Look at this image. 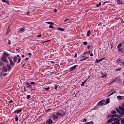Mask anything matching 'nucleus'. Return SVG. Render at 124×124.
<instances>
[{
	"label": "nucleus",
	"mask_w": 124,
	"mask_h": 124,
	"mask_svg": "<svg viewBox=\"0 0 124 124\" xmlns=\"http://www.w3.org/2000/svg\"><path fill=\"white\" fill-rule=\"evenodd\" d=\"M58 28V30H60V31H64V29H63L62 28Z\"/></svg>",
	"instance_id": "25"
},
{
	"label": "nucleus",
	"mask_w": 124,
	"mask_h": 124,
	"mask_svg": "<svg viewBox=\"0 0 124 124\" xmlns=\"http://www.w3.org/2000/svg\"><path fill=\"white\" fill-rule=\"evenodd\" d=\"M46 23H47L48 24H50L51 25H53L54 24V23H53L51 22H46Z\"/></svg>",
	"instance_id": "28"
},
{
	"label": "nucleus",
	"mask_w": 124,
	"mask_h": 124,
	"mask_svg": "<svg viewBox=\"0 0 124 124\" xmlns=\"http://www.w3.org/2000/svg\"><path fill=\"white\" fill-rule=\"evenodd\" d=\"M56 115L57 116H64L66 115V114L64 112H63L62 113H60L58 112H57L56 113Z\"/></svg>",
	"instance_id": "3"
},
{
	"label": "nucleus",
	"mask_w": 124,
	"mask_h": 124,
	"mask_svg": "<svg viewBox=\"0 0 124 124\" xmlns=\"http://www.w3.org/2000/svg\"><path fill=\"white\" fill-rule=\"evenodd\" d=\"M107 76V75L106 74H105L103 75L101 77V78H103L106 77Z\"/></svg>",
	"instance_id": "38"
},
{
	"label": "nucleus",
	"mask_w": 124,
	"mask_h": 124,
	"mask_svg": "<svg viewBox=\"0 0 124 124\" xmlns=\"http://www.w3.org/2000/svg\"><path fill=\"white\" fill-rule=\"evenodd\" d=\"M111 117H114V115H112L111 114L108 115V118H109Z\"/></svg>",
	"instance_id": "34"
},
{
	"label": "nucleus",
	"mask_w": 124,
	"mask_h": 124,
	"mask_svg": "<svg viewBox=\"0 0 124 124\" xmlns=\"http://www.w3.org/2000/svg\"><path fill=\"white\" fill-rule=\"evenodd\" d=\"M91 31L90 30H88L87 32V34H86V36H89L90 34H91Z\"/></svg>",
	"instance_id": "18"
},
{
	"label": "nucleus",
	"mask_w": 124,
	"mask_h": 124,
	"mask_svg": "<svg viewBox=\"0 0 124 124\" xmlns=\"http://www.w3.org/2000/svg\"><path fill=\"white\" fill-rule=\"evenodd\" d=\"M108 2H109V1H105V2H104V3L103 4H102V5H104V4L105 3H108Z\"/></svg>",
	"instance_id": "59"
},
{
	"label": "nucleus",
	"mask_w": 124,
	"mask_h": 124,
	"mask_svg": "<svg viewBox=\"0 0 124 124\" xmlns=\"http://www.w3.org/2000/svg\"><path fill=\"white\" fill-rule=\"evenodd\" d=\"M8 44L9 45H10L11 44V42L10 40H9L8 41Z\"/></svg>",
	"instance_id": "50"
},
{
	"label": "nucleus",
	"mask_w": 124,
	"mask_h": 124,
	"mask_svg": "<svg viewBox=\"0 0 124 124\" xmlns=\"http://www.w3.org/2000/svg\"><path fill=\"white\" fill-rule=\"evenodd\" d=\"M122 60L120 58H119L116 61V62L117 63H119L122 62Z\"/></svg>",
	"instance_id": "14"
},
{
	"label": "nucleus",
	"mask_w": 124,
	"mask_h": 124,
	"mask_svg": "<svg viewBox=\"0 0 124 124\" xmlns=\"http://www.w3.org/2000/svg\"><path fill=\"white\" fill-rule=\"evenodd\" d=\"M8 58L9 59V60L10 62V65L13 66L14 65V62H13L12 60L11 59L10 57H8Z\"/></svg>",
	"instance_id": "6"
},
{
	"label": "nucleus",
	"mask_w": 124,
	"mask_h": 124,
	"mask_svg": "<svg viewBox=\"0 0 124 124\" xmlns=\"http://www.w3.org/2000/svg\"><path fill=\"white\" fill-rule=\"evenodd\" d=\"M7 75V73H3V74L2 75L3 76H5L6 75Z\"/></svg>",
	"instance_id": "60"
},
{
	"label": "nucleus",
	"mask_w": 124,
	"mask_h": 124,
	"mask_svg": "<svg viewBox=\"0 0 124 124\" xmlns=\"http://www.w3.org/2000/svg\"><path fill=\"white\" fill-rule=\"evenodd\" d=\"M30 13V12H28L27 13H26V14L28 15H29Z\"/></svg>",
	"instance_id": "51"
},
{
	"label": "nucleus",
	"mask_w": 124,
	"mask_h": 124,
	"mask_svg": "<svg viewBox=\"0 0 124 124\" xmlns=\"http://www.w3.org/2000/svg\"><path fill=\"white\" fill-rule=\"evenodd\" d=\"M90 55L91 56H93V54L92 53H91L90 54Z\"/></svg>",
	"instance_id": "62"
},
{
	"label": "nucleus",
	"mask_w": 124,
	"mask_h": 124,
	"mask_svg": "<svg viewBox=\"0 0 124 124\" xmlns=\"http://www.w3.org/2000/svg\"><path fill=\"white\" fill-rule=\"evenodd\" d=\"M7 67L8 68V70H10V69L11 68V66H10L9 65H7Z\"/></svg>",
	"instance_id": "29"
},
{
	"label": "nucleus",
	"mask_w": 124,
	"mask_h": 124,
	"mask_svg": "<svg viewBox=\"0 0 124 124\" xmlns=\"http://www.w3.org/2000/svg\"><path fill=\"white\" fill-rule=\"evenodd\" d=\"M2 1L3 2H6L7 3L8 5H9V3L8 1L6 0H2Z\"/></svg>",
	"instance_id": "20"
},
{
	"label": "nucleus",
	"mask_w": 124,
	"mask_h": 124,
	"mask_svg": "<svg viewBox=\"0 0 124 124\" xmlns=\"http://www.w3.org/2000/svg\"><path fill=\"white\" fill-rule=\"evenodd\" d=\"M57 87H58V86L57 85H55V90H57Z\"/></svg>",
	"instance_id": "52"
},
{
	"label": "nucleus",
	"mask_w": 124,
	"mask_h": 124,
	"mask_svg": "<svg viewBox=\"0 0 124 124\" xmlns=\"http://www.w3.org/2000/svg\"><path fill=\"white\" fill-rule=\"evenodd\" d=\"M122 106L123 108H124V103H123L122 104Z\"/></svg>",
	"instance_id": "64"
},
{
	"label": "nucleus",
	"mask_w": 124,
	"mask_h": 124,
	"mask_svg": "<svg viewBox=\"0 0 124 124\" xmlns=\"http://www.w3.org/2000/svg\"><path fill=\"white\" fill-rule=\"evenodd\" d=\"M118 49V51L120 52H121L122 51V49L120 47H117Z\"/></svg>",
	"instance_id": "35"
},
{
	"label": "nucleus",
	"mask_w": 124,
	"mask_h": 124,
	"mask_svg": "<svg viewBox=\"0 0 124 124\" xmlns=\"http://www.w3.org/2000/svg\"><path fill=\"white\" fill-rule=\"evenodd\" d=\"M69 19H68L67 18H66L65 19V20L64 21V22H65L67 21Z\"/></svg>",
	"instance_id": "49"
},
{
	"label": "nucleus",
	"mask_w": 124,
	"mask_h": 124,
	"mask_svg": "<svg viewBox=\"0 0 124 124\" xmlns=\"http://www.w3.org/2000/svg\"><path fill=\"white\" fill-rule=\"evenodd\" d=\"M53 123V121L52 119L51 118L49 119L46 122V124H52Z\"/></svg>",
	"instance_id": "5"
},
{
	"label": "nucleus",
	"mask_w": 124,
	"mask_h": 124,
	"mask_svg": "<svg viewBox=\"0 0 124 124\" xmlns=\"http://www.w3.org/2000/svg\"><path fill=\"white\" fill-rule=\"evenodd\" d=\"M119 113L122 117H123V116L124 115V112L120 111Z\"/></svg>",
	"instance_id": "13"
},
{
	"label": "nucleus",
	"mask_w": 124,
	"mask_h": 124,
	"mask_svg": "<svg viewBox=\"0 0 124 124\" xmlns=\"http://www.w3.org/2000/svg\"><path fill=\"white\" fill-rule=\"evenodd\" d=\"M113 121L112 120L111 118L110 119H109L107 122V123H111Z\"/></svg>",
	"instance_id": "21"
},
{
	"label": "nucleus",
	"mask_w": 124,
	"mask_h": 124,
	"mask_svg": "<svg viewBox=\"0 0 124 124\" xmlns=\"http://www.w3.org/2000/svg\"><path fill=\"white\" fill-rule=\"evenodd\" d=\"M24 84L26 87L32 88V86L31 85L30 83L28 82H26Z\"/></svg>",
	"instance_id": "2"
},
{
	"label": "nucleus",
	"mask_w": 124,
	"mask_h": 124,
	"mask_svg": "<svg viewBox=\"0 0 124 124\" xmlns=\"http://www.w3.org/2000/svg\"><path fill=\"white\" fill-rule=\"evenodd\" d=\"M122 97L123 96H118L117 97V98L119 100H120L123 99Z\"/></svg>",
	"instance_id": "16"
},
{
	"label": "nucleus",
	"mask_w": 124,
	"mask_h": 124,
	"mask_svg": "<svg viewBox=\"0 0 124 124\" xmlns=\"http://www.w3.org/2000/svg\"><path fill=\"white\" fill-rule=\"evenodd\" d=\"M101 6V3L100 2L99 4H97L95 5L96 7H99Z\"/></svg>",
	"instance_id": "31"
},
{
	"label": "nucleus",
	"mask_w": 124,
	"mask_h": 124,
	"mask_svg": "<svg viewBox=\"0 0 124 124\" xmlns=\"http://www.w3.org/2000/svg\"><path fill=\"white\" fill-rule=\"evenodd\" d=\"M116 110L117 112L118 113H119L120 112V111L119 110L118 108H116Z\"/></svg>",
	"instance_id": "37"
},
{
	"label": "nucleus",
	"mask_w": 124,
	"mask_h": 124,
	"mask_svg": "<svg viewBox=\"0 0 124 124\" xmlns=\"http://www.w3.org/2000/svg\"><path fill=\"white\" fill-rule=\"evenodd\" d=\"M30 84H31H31L34 85L35 84V83L34 82H31V83H30Z\"/></svg>",
	"instance_id": "48"
},
{
	"label": "nucleus",
	"mask_w": 124,
	"mask_h": 124,
	"mask_svg": "<svg viewBox=\"0 0 124 124\" xmlns=\"http://www.w3.org/2000/svg\"><path fill=\"white\" fill-rule=\"evenodd\" d=\"M90 51H89L88 52H86L84 54V55H85V54H90Z\"/></svg>",
	"instance_id": "43"
},
{
	"label": "nucleus",
	"mask_w": 124,
	"mask_h": 124,
	"mask_svg": "<svg viewBox=\"0 0 124 124\" xmlns=\"http://www.w3.org/2000/svg\"><path fill=\"white\" fill-rule=\"evenodd\" d=\"M89 123L90 124H93V122L92 121H91V122H89Z\"/></svg>",
	"instance_id": "54"
},
{
	"label": "nucleus",
	"mask_w": 124,
	"mask_h": 124,
	"mask_svg": "<svg viewBox=\"0 0 124 124\" xmlns=\"http://www.w3.org/2000/svg\"><path fill=\"white\" fill-rule=\"evenodd\" d=\"M3 55L4 56L8 57L9 56V54H8L6 52H4L3 53Z\"/></svg>",
	"instance_id": "10"
},
{
	"label": "nucleus",
	"mask_w": 124,
	"mask_h": 124,
	"mask_svg": "<svg viewBox=\"0 0 124 124\" xmlns=\"http://www.w3.org/2000/svg\"><path fill=\"white\" fill-rule=\"evenodd\" d=\"M121 123H123V124L124 123V118H123L122 119L121 121Z\"/></svg>",
	"instance_id": "36"
},
{
	"label": "nucleus",
	"mask_w": 124,
	"mask_h": 124,
	"mask_svg": "<svg viewBox=\"0 0 124 124\" xmlns=\"http://www.w3.org/2000/svg\"><path fill=\"white\" fill-rule=\"evenodd\" d=\"M87 121V120L86 119H84L83 120V121L84 122H86Z\"/></svg>",
	"instance_id": "55"
},
{
	"label": "nucleus",
	"mask_w": 124,
	"mask_h": 124,
	"mask_svg": "<svg viewBox=\"0 0 124 124\" xmlns=\"http://www.w3.org/2000/svg\"><path fill=\"white\" fill-rule=\"evenodd\" d=\"M53 120H55V119H57L58 117L57 116H56L55 115H53Z\"/></svg>",
	"instance_id": "15"
},
{
	"label": "nucleus",
	"mask_w": 124,
	"mask_h": 124,
	"mask_svg": "<svg viewBox=\"0 0 124 124\" xmlns=\"http://www.w3.org/2000/svg\"><path fill=\"white\" fill-rule=\"evenodd\" d=\"M17 58L16 56L14 57L13 59L14 62H16Z\"/></svg>",
	"instance_id": "27"
},
{
	"label": "nucleus",
	"mask_w": 124,
	"mask_h": 124,
	"mask_svg": "<svg viewBox=\"0 0 124 124\" xmlns=\"http://www.w3.org/2000/svg\"><path fill=\"white\" fill-rule=\"evenodd\" d=\"M20 60H21V58H19V60H18V61L17 62L18 63H19V62L20 61Z\"/></svg>",
	"instance_id": "56"
},
{
	"label": "nucleus",
	"mask_w": 124,
	"mask_h": 124,
	"mask_svg": "<svg viewBox=\"0 0 124 124\" xmlns=\"http://www.w3.org/2000/svg\"><path fill=\"white\" fill-rule=\"evenodd\" d=\"M6 10L7 11H8L9 10V8H6Z\"/></svg>",
	"instance_id": "63"
},
{
	"label": "nucleus",
	"mask_w": 124,
	"mask_h": 124,
	"mask_svg": "<svg viewBox=\"0 0 124 124\" xmlns=\"http://www.w3.org/2000/svg\"><path fill=\"white\" fill-rule=\"evenodd\" d=\"M119 109L122 111L124 112V108L121 106H119Z\"/></svg>",
	"instance_id": "17"
},
{
	"label": "nucleus",
	"mask_w": 124,
	"mask_h": 124,
	"mask_svg": "<svg viewBox=\"0 0 124 124\" xmlns=\"http://www.w3.org/2000/svg\"><path fill=\"white\" fill-rule=\"evenodd\" d=\"M105 103V101L104 100L100 101L98 103V105L99 106H102Z\"/></svg>",
	"instance_id": "1"
},
{
	"label": "nucleus",
	"mask_w": 124,
	"mask_h": 124,
	"mask_svg": "<svg viewBox=\"0 0 124 124\" xmlns=\"http://www.w3.org/2000/svg\"><path fill=\"white\" fill-rule=\"evenodd\" d=\"M85 59L84 58L83 59H81L80 60V61H82L83 60H85Z\"/></svg>",
	"instance_id": "58"
},
{
	"label": "nucleus",
	"mask_w": 124,
	"mask_h": 124,
	"mask_svg": "<svg viewBox=\"0 0 124 124\" xmlns=\"http://www.w3.org/2000/svg\"><path fill=\"white\" fill-rule=\"evenodd\" d=\"M30 98V95H27V99H28Z\"/></svg>",
	"instance_id": "47"
},
{
	"label": "nucleus",
	"mask_w": 124,
	"mask_h": 124,
	"mask_svg": "<svg viewBox=\"0 0 124 124\" xmlns=\"http://www.w3.org/2000/svg\"><path fill=\"white\" fill-rule=\"evenodd\" d=\"M109 98L107 99L106 100V104H107L108 103H109Z\"/></svg>",
	"instance_id": "32"
},
{
	"label": "nucleus",
	"mask_w": 124,
	"mask_h": 124,
	"mask_svg": "<svg viewBox=\"0 0 124 124\" xmlns=\"http://www.w3.org/2000/svg\"><path fill=\"white\" fill-rule=\"evenodd\" d=\"M78 65H75L71 67L69 69V71L70 72L76 68L77 67H78Z\"/></svg>",
	"instance_id": "4"
},
{
	"label": "nucleus",
	"mask_w": 124,
	"mask_h": 124,
	"mask_svg": "<svg viewBox=\"0 0 124 124\" xmlns=\"http://www.w3.org/2000/svg\"><path fill=\"white\" fill-rule=\"evenodd\" d=\"M22 110V109H20L18 110H16L14 112L15 113H16L17 114H18L19 113L21 112Z\"/></svg>",
	"instance_id": "11"
},
{
	"label": "nucleus",
	"mask_w": 124,
	"mask_h": 124,
	"mask_svg": "<svg viewBox=\"0 0 124 124\" xmlns=\"http://www.w3.org/2000/svg\"><path fill=\"white\" fill-rule=\"evenodd\" d=\"M54 27L52 25H50L49 26V28H53Z\"/></svg>",
	"instance_id": "44"
},
{
	"label": "nucleus",
	"mask_w": 124,
	"mask_h": 124,
	"mask_svg": "<svg viewBox=\"0 0 124 124\" xmlns=\"http://www.w3.org/2000/svg\"><path fill=\"white\" fill-rule=\"evenodd\" d=\"M102 60V59H100L99 60L96 59L95 61V63H99Z\"/></svg>",
	"instance_id": "12"
},
{
	"label": "nucleus",
	"mask_w": 124,
	"mask_h": 124,
	"mask_svg": "<svg viewBox=\"0 0 124 124\" xmlns=\"http://www.w3.org/2000/svg\"><path fill=\"white\" fill-rule=\"evenodd\" d=\"M120 121V120H118L117 121H116L113 122L110 124H119L120 123L119 122Z\"/></svg>",
	"instance_id": "9"
},
{
	"label": "nucleus",
	"mask_w": 124,
	"mask_h": 124,
	"mask_svg": "<svg viewBox=\"0 0 124 124\" xmlns=\"http://www.w3.org/2000/svg\"><path fill=\"white\" fill-rule=\"evenodd\" d=\"M122 46V44L121 43H120L117 46V47H120L121 46Z\"/></svg>",
	"instance_id": "39"
},
{
	"label": "nucleus",
	"mask_w": 124,
	"mask_h": 124,
	"mask_svg": "<svg viewBox=\"0 0 124 124\" xmlns=\"http://www.w3.org/2000/svg\"><path fill=\"white\" fill-rule=\"evenodd\" d=\"M15 121H16L17 122L18 121V117L17 116L15 118Z\"/></svg>",
	"instance_id": "41"
},
{
	"label": "nucleus",
	"mask_w": 124,
	"mask_h": 124,
	"mask_svg": "<svg viewBox=\"0 0 124 124\" xmlns=\"http://www.w3.org/2000/svg\"><path fill=\"white\" fill-rule=\"evenodd\" d=\"M86 80H85L81 84V86H84V85L85 83L86 82Z\"/></svg>",
	"instance_id": "30"
},
{
	"label": "nucleus",
	"mask_w": 124,
	"mask_h": 124,
	"mask_svg": "<svg viewBox=\"0 0 124 124\" xmlns=\"http://www.w3.org/2000/svg\"><path fill=\"white\" fill-rule=\"evenodd\" d=\"M50 87H48L47 88H44V89L46 91H47L48 90L50 89Z\"/></svg>",
	"instance_id": "40"
},
{
	"label": "nucleus",
	"mask_w": 124,
	"mask_h": 124,
	"mask_svg": "<svg viewBox=\"0 0 124 124\" xmlns=\"http://www.w3.org/2000/svg\"><path fill=\"white\" fill-rule=\"evenodd\" d=\"M41 34H39V35H38L37 37H41Z\"/></svg>",
	"instance_id": "61"
},
{
	"label": "nucleus",
	"mask_w": 124,
	"mask_h": 124,
	"mask_svg": "<svg viewBox=\"0 0 124 124\" xmlns=\"http://www.w3.org/2000/svg\"><path fill=\"white\" fill-rule=\"evenodd\" d=\"M111 119H112V120L113 121H115V120H116L118 119V118H116L114 117H111Z\"/></svg>",
	"instance_id": "19"
},
{
	"label": "nucleus",
	"mask_w": 124,
	"mask_h": 124,
	"mask_svg": "<svg viewBox=\"0 0 124 124\" xmlns=\"http://www.w3.org/2000/svg\"><path fill=\"white\" fill-rule=\"evenodd\" d=\"M116 92H113L112 93H111V95H113V94H114L115 93H116Z\"/></svg>",
	"instance_id": "57"
},
{
	"label": "nucleus",
	"mask_w": 124,
	"mask_h": 124,
	"mask_svg": "<svg viewBox=\"0 0 124 124\" xmlns=\"http://www.w3.org/2000/svg\"><path fill=\"white\" fill-rule=\"evenodd\" d=\"M25 29V27H22L21 29H20L19 31L21 32L23 31Z\"/></svg>",
	"instance_id": "23"
},
{
	"label": "nucleus",
	"mask_w": 124,
	"mask_h": 124,
	"mask_svg": "<svg viewBox=\"0 0 124 124\" xmlns=\"http://www.w3.org/2000/svg\"><path fill=\"white\" fill-rule=\"evenodd\" d=\"M1 70L4 72H7V69L6 68L5 66L3 67L1 69Z\"/></svg>",
	"instance_id": "8"
},
{
	"label": "nucleus",
	"mask_w": 124,
	"mask_h": 124,
	"mask_svg": "<svg viewBox=\"0 0 124 124\" xmlns=\"http://www.w3.org/2000/svg\"><path fill=\"white\" fill-rule=\"evenodd\" d=\"M114 116L118 117V118H120L121 117L119 115L117 114L114 115Z\"/></svg>",
	"instance_id": "24"
},
{
	"label": "nucleus",
	"mask_w": 124,
	"mask_h": 124,
	"mask_svg": "<svg viewBox=\"0 0 124 124\" xmlns=\"http://www.w3.org/2000/svg\"><path fill=\"white\" fill-rule=\"evenodd\" d=\"M117 78H115L112 81L111 83L116 82L117 80Z\"/></svg>",
	"instance_id": "26"
},
{
	"label": "nucleus",
	"mask_w": 124,
	"mask_h": 124,
	"mask_svg": "<svg viewBox=\"0 0 124 124\" xmlns=\"http://www.w3.org/2000/svg\"><path fill=\"white\" fill-rule=\"evenodd\" d=\"M90 48V45H88L87 46V48L88 49H89Z\"/></svg>",
	"instance_id": "53"
},
{
	"label": "nucleus",
	"mask_w": 124,
	"mask_h": 124,
	"mask_svg": "<svg viewBox=\"0 0 124 124\" xmlns=\"http://www.w3.org/2000/svg\"><path fill=\"white\" fill-rule=\"evenodd\" d=\"M116 113V111H112L111 112V113L112 114H115Z\"/></svg>",
	"instance_id": "33"
},
{
	"label": "nucleus",
	"mask_w": 124,
	"mask_h": 124,
	"mask_svg": "<svg viewBox=\"0 0 124 124\" xmlns=\"http://www.w3.org/2000/svg\"><path fill=\"white\" fill-rule=\"evenodd\" d=\"M0 64L2 66L3 65H4V63L2 62H0Z\"/></svg>",
	"instance_id": "46"
},
{
	"label": "nucleus",
	"mask_w": 124,
	"mask_h": 124,
	"mask_svg": "<svg viewBox=\"0 0 124 124\" xmlns=\"http://www.w3.org/2000/svg\"><path fill=\"white\" fill-rule=\"evenodd\" d=\"M83 44L84 45H86L87 44V42L86 41H85L83 42Z\"/></svg>",
	"instance_id": "42"
},
{
	"label": "nucleus",
	"mask_w": 124,
	"mask_h": 124,
	"mask_svg": "<svg viewBox=\"0 0 124 124\" xmlns=\"http://www.w3.org/2000/svg\"><path fill=\"white\" fill-rule=\"evenodd\" d=\"M1 60L4 62H7L6 59V57L5 56H3L1 58Z\"/></svg>",
	"instance_id": "7"
},
{
	"label": "nucleus",
	"mask_w": 124,
	"mask_h": 124,
	"mask_svg": "<svg viewBox=\"0 0 124 124\" xmlns=\"http://www.w3.org/2000/svg\"><path fill=\"white\" fill-rule=\"evenodd\" d=\"M117 3L119 4H122V2L120 0H117Z\"/></svg>",
	"instance_id": "22"
},
{
	"label": "nucleus",
	"mask_w": 124,
	"mask_h": 124,
	"mask_svg": "<svg viewBox=\"0 0 124 124\" xmlns=\"http://www.w3.org/2000/svg\"><path fill=\"white\" fill-rule=\"evenodd\" d=\"M121 69V68H119V69L116 70H115L116 71H119Z\"/></svg>",
	"instance_id": "45"
}]
</instances>
